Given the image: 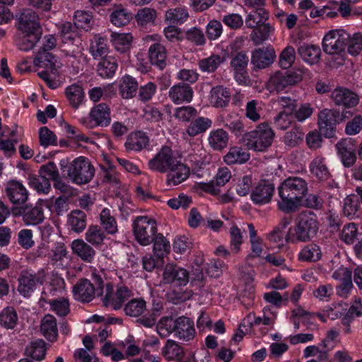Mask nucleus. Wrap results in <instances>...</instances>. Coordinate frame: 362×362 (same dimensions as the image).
Segmentation results:
<instances>
[{
	"label": "nucleus",
	"mask_w": 362,
	"mask_h": 362,
	"mask_svg": "<svg viewBox=\"0 0 362 362\" xmlns=\"http://www.w3.org/2000/svg\"><path fill=\"white\" fill-rule=\"evenodd\" d=\"M308 192V182L299 177L286 178L278 187L281 201L279 209L286 214L296 211L302 205L303 199Z\"/></svg>",
	"instance_id": "nucleus-1"
},
{
	"label": "nucleus",
	"mask_w": 362,
	"mask_h": 362,
	"mask_svg": "<svg viewBox=\"0 0 362 362\" xmlns=\"http://www.w3.org/2000/svg\"><path fill=\"white\" fill-rule=\"evenodd\" d=\"M318 230L319 223L315 214L310 211H302L296 218L295 233L293 234L288 233L286 241L308 242L317 235Z\"/></svg>",
	"instance_id": "nucleus-2"
},
{
	"label": "nucleus",
	"mask_w": 362,
	"mask_h": 362,
	"mask_svg": "<svg viewBox=\"0 0 362 362\" xmlns=\"http://www.w3.org/2000/svg\"><path fill=\"white\" fill-rule=\"evenodd\" d=\"M274 136V133L269 125L262 124L256 129L245 133L243 142L248 149L264 151L272 145Z\"/></svg>",
	"instance_id": "nucleus-3"
},
{
	"label": "nucleus",
	"mask_w": 362,
	"mask_h": 362,
	"mask_svg": "<svg viewBox=\"0 0 362 362\" xmlns=\"http://www.w3.org/2000/svg\"><path fill=\"white\" fill-rule=\"evenodd\" d=\"M93 283L88 279H80L73 287V293L76 299L83 303L90 302L96 293L103 296L104 293V281L98 274L93 276Z\"/></svg>",
	"instance_id": "nucleus-4"
},
{
	"label": "nucleus",
	"mask_w": 362,
	"mask_h": 362,
	"mask_svg": "<svg viewBox=\"0 0 362 362\" xmlns=\"http://www.w3.org/2000/svg\"><path fill=\"white\" fill-rule=\"evenodd\" d=\"M64 168L67 171V177L77 185L88 183L95 174L93 165L83 157L76 158Z\"/></svg>",
	"instance_id": "nucleus-5"
},
{
	"label": "nucleus",
	"mask_w": 362,
	"mask_h": 362,
	"mask_svg": "<svg viewBox=\"0 0 362 362\" xmlns=\"http://www.w3.org/2000/svg\"><path fill=\"white\" fill-rule=\"evenodd\" d=\"M133 233L136 240L143 246L153 243L157 234V224L154 219L146 216H139L134 220Z\"/></svg>",
	"instance_id": "nucleus-6"
},
{
	"label": "nucleus",
	"mask_w": 362,
	"mask_h": 362,
	"mask_svg": "<svg viewBox=\"0 0 362 362\" xmlns=\"http://www.w3.org/2000/svg\"><path fill=\"white\" fill-rule=\"evenodd\" d=\"M104 292L105 295L101 296L103 306L115 310H119L124 302L132 296L131 290L126 286H117L115 291L111 282L104 283Z\"/></svg>",
	"instance_id": "nucleus-7"
},
{
	"label": "nucleus",
	"mask_w": 362,
	"mask_h": 362,
	"mask_svg": "<svg viewBox=\"0 0 362 362\" xmlns=\"http://www.w3.org/2000/svg\"><path fill=\"white\" fill-rule=\"evenodd\" d=\"M303 72L300 69L276 72L272 75L267 82V87L270 92H280L285 88L293 86L300 82Z\"/></svg>",
	"instance_id": "nucleus-8"
},
{
	"label": "nucleus",
	"mask_w": 362,
	"mask_h": 362,
	"mask_svg": "<svg viewBox=\"0 0 362 362\" xmlns=\"http://www.w3.org/2000/svg\"><path fill=\"white\" fill-rule=\"evenodd\" d=\"M349 39V34L344 30H331L324 37L323 50L328 54H339L344 51Z\"/></svg>",
	"instance_id": "nucleus-9"
},
{
	"label": "nucleus",
	"mask_w": 362,
	"mask_h": 362,
	"mask_svg": "<svg viewBox=\"0 0 362 362\" xmlns=\"http://www.w3.org/2000/svg\"><path fill=\"white\" fill-rule=\"evenodd\" d=\"M16 27L23 33H42L38 15L30 8H23L16 15Z\"/></svg>",
	"instance_id": "nucleus-10"
},
{
	"label": "nucleus",
	"mask_w": 362,
	"mask_h": 362,
	"mask_svg": "<svg viewBox=\"0 0 362 362\" xmlns=\"http://www.w3.org/2000/svg\"><path fill=\"white\" fill-rule=\"evenodd\" d=\"M341 115L339 110L323 109L318 114V125L320 132L327 138L334 136L336 126L341 122Z\"/></svg>",
	"instance_id": "nucleus-11"
},
{
	"label": "nucleus",
	"mask_w": 362,
	"mask_h": 362,
	"mask_svg": "<svg viewBox=\"0 0 362 362\" xmlns=\"http://www.w3.org/2000/svg\"><path fill=\"white\" fill-rule=\"evenodd\" d=\"M45 278V272L42 270L37 272L23 270L18 277V292L25 297L29 296L37 284L43 283Z\"/></svg>",
	"instance_id": "nucleus-12"
},
{
	"label": "nucleus",
	"mask_w": 362,
	"mask_h": 362,
	"mask_svg": "<svg viewBox=\"0 0 362 362\" xmlns=\"http://www.w3.org/2000/svg\"><path fill=\"white\" fill-rule=\"evenodd\" d=\"M11 214L14 216H21L25 225H37L45 219L43 209L41 205H25L11 208Z\"/></svg>",
	"instance_id": "nucleus-13"
},
{
	"label": "nucleus",
	"mask_w": 362,
	"mask_h": 362,
	"mask_svg": "<svg viewBox=\"0 0 362 362\" xmlns=\"http://www.w3.org/2000/svg\"><path fill=\"white\" fill-rule=\"evenodd\" d=\"M177 160L170 148L164 146L148 161V167L152 170L164 173L172 168Z\"/></svg>",
	"instance_id": "nucleus-14"
},
{
	"label": "nucleus",
	"mask_w": 362,
	"mask_h": 362,
	"mask_svg": "<svg viewBox=\"0 0 362 362\" xmlns=\"http://www.w3.org/2000/svg\"><path fill=\"white\" fill-rule=\"evenodd\" d=\"M249 58L246 52L241 51L234 54L230 61V66L233 70L234 76L239 84H247L250 81L247 73Z\"/></svg>",
	"instance_id": "nucleus-15"
},
{
	"label": "nucleus",
	"mask_w": 362,
	"mask_h": 362,
	"mask_svg": "<svg viewBox=\"0 0 362 362\" xmlns=\"http://www.w3.org/2000/svg\"><path fill=\"white\" fill-rule=\"evenodd\" d=\"M331 98L337 106L351 108L356 106L359 102L357 94L346 88L337 87L331 94Z\"/></svg>",
	"instance_id": "nucleus-16"
},
{
	"label": "nucleus",
	"mask_w": 362,
	"mask_h": 362,
	"mask_svg": "<svg viewBox=\"0 0 362 362\" xmlns=\"http://www.w3.org/2000/svg\"><path fill=\"white\" fill-rule=\"evenodd\" d=\"M276 58L275 51L272 47L257 48L252 51L251 64L257 69L269 67Z\"/></svg>",
	"instance_id": "nucleus-17"
},
{
	"label": "nucleus",
	"mask_w": 362,
	"mask_h": 362,
	"mask_svg": "<svg viewBox=\"0 0 362 362\" xmlns=\"http://www.w3.org/2000/svg\"><path fill=\"white\" fill-rule=\"evenodd\" d=\"M337 153L345 168H350L356 160L355 146L351 139H344L336 144Z\"/></svg>",
	"instance_id": "nucleus-18"
},
{
	"label": "nucleus",
	"mask_w": 362,
	"mask_h": 362,
	"mask_svg": "<svg viewBox=\"0 0 362 362\" xmlns=\"http://www.w3.org/2000/svg\"><path fill=\"white\" fill-rule=\"evenodd\" d=\"M163 279L167 284L185 286L189 281V273L185 269L168 264L163 272Z\"/></svg>",
	"instance_id": "nucleus-19"
},
{
	"label": "nucleus",
	"mask_w": 362,
	"mask_h": 362,
	"mask_svg": "<svg viewBox=\"0 0 362 362\" xmlns=\"http://www.w3.org/2000/svg\"><path fill=\"white\" fill-rule=\"evenodd\" d=\"M274 185L269 182H259L252 191L251 199L257 204H265L272 200L274 192Z\"/></svg>",
	"instance_id": "nucleus-20"
},
{
	"label": "nucleus",
	"mask_w": 362,
	"mask_h": 362,
	"mask_svg": "<svg viewBox=\"0 0 362 362\" xmlns=\"http://www.w3.org/2000/svg\"><path fill=\"white\" fill-rule=\"evenodd\" d=\"M33 63L39 68L49 70L50 73L54 75L58 73V69L61 67V63L57 57L46 50H40Z\"/></svg>",
	"instance_id": "nucleus-21"
},
{
	"label": "nucleus",
	"mask_w": 362,
	"mask_h": 362,
	"mask_svg": "<svg viewBox=\"0 0 362 362\" xmlns=\"http://www.w3.org/2000/svg\"><path fill=\"white\" fill-rule=\"evenodd\" d=\"M5 190L8 198L14 204H23L28 199L27 189L18 181H9Z\"/></svg>",
	"instance_id": "nucleus-22"
},
{
	"label": "nucleus",
	"mask_w": 362,
	"mask_h": 362,
	"mask_svg": "<svg viewBox=\"0 0 362 362\" xmlns=\"http://www.w3.org/2000/svg\"><path fill=\"white\" fill-rule=\"evenodd\" d=\"M175 335L180 339L188 341L194 339L195 336V329L194 322L189 317L180 316L175 318Z\"/></svg>",
	"instance_id": "nucleus-23"
},
{
	"label": "nucleus",
	"mask_w": 362,
	"mask_h": 362,
	"mask_svg": "<svg viewBox=\"0 0 362 362\" xmlns=\"http://www.w3.org/2000/svg\"><path fill=\"white\" fill-rule=\"evenodd\" d=\"M231 93L223 86L213 87L210 91V103L216 107H226L230 100Z\"/></svg>",
	"instance_id": "nucleus-24"
},
{
	"label": "nucleus",
	"mask_w": 362,
	"mask_h": 362,
	"mask_svg": "<svg viewBox=\"0 0 362 362\" xmlns=\"http://www.w3.org/2000/svg\"><path fill=\"white\" fill-rule=\"evenodd\" d=\"M90 118L95 124L100 127H107L110 124V109L106 103L95 105L90 112Z\"/></svg>",
	"instance_id": "nucleus-25"
},
{
	"label": "nucleus",
	"mask_w": 362,
	"mask_h": 362,
	"mask_svg": "<svg viewBox=\"0 0 362 362\" xmlns=\"http://www.w3.org/2000/svg\"><path fill=\"white\" fill-rule=\"evenodd\" d=\"M167 173V182L168 183L173 182L175 185H177L189 177V168L182 163L181 160H177L173 165V167L170 168Z\"/></svg>",
	"instance_id": "nucleus-26"
},
{
	"label": "nucleus",
	"mask_w": 362,
	"mask_h": 362,
	"mask_svg": "<svg viewBox=\"0 0 362 362\" xmlns=\"http://www.w3.org/2000/svg\"><path fill=\"white\" fill-rule=\"evenodd\" d=\"M169 97L176 103L190 102L193 97V90L189 85L179 83L170 88Z\"/></svg>",
	"instance_id": "nucleus-27"
},
{
	"label": "nucleus",
	"mask_w": 362,
	"mask_h": 362,
	"mask_svg": "<svg viewBox=\"0 0 362 362\" xmlns=\"http://www.w3.org/2000/svg\"><path fill=\"white\" fill-rule=\"evenodd\" d=\"M40 332L49 341L57 339L58 331L55 317L49 314L46 315L41 320Z\"/></svg>",
	"instance_id": "nucleus-28"
},
{
	"label": "nucleus",
	"mask_w": 362,
	"mask_h": 362,
	"mask_svg": "<svg viewBox=\"0 0 362 362\" xmlns=\"http://www.w3.org/2000/svg\"><path fill=\"white\" fill-rule=\"evenodd\" d=\"M148 55L151 63L159 69L163 70L166 66V49L161 44L152 45L149 48Z\"/></svg>",
	"instance_id": "nucleus-29"
},
{
	"label": "nucleus",
	"mask_w": 362,
	"mask_h": 362,
	"mask_svg": "<svg viewBox=\"0 0 362 362\" xmlns=\"http://www.w3.org/2000/svg\"><path fill=\"white\" fill-rule=\"evenodd\" d=\"M311 174L320 181H326L331 174L325 163V159L322 156H317L310 164Z\"/></svg>",
	"instance_id": "nucleus-30"
},
{
	"label": "nucleus",
	"mask_w": 362,
	"mask_h": 362,
	"mask_svg": "<svg viewBox=\"0 0 362 362\" xmlns=\"http://www.w3.org/2000/svg\"><path fill=\"white\" fill-rule=\"evenodd\" d=\"M117 69V59L111 56L104 57L97 66V71L102 78H112Z\"/></svg>",
	"instance_id": "nucleus-31"
},
{
	"label": "nucleus",
	"mask_w": 362,
	"mask_h": 362,
	"mask_svg": "<svg viewBox=\"0 0 362 362\" xmlns=\"http://www.w3.org/2000/svg\"><path fill=\"white\" fill-rule=\"evenodd\" d=\"M298 53L305 62L313 64L319 61L321 49L317 45L303 44L298 47Z\"/></svg>",
	"instance_id": "nucleus-32"
},
{
	"label": "nucleus",
	"mask_w": 362,
	"mask_h": 362,
	"mask_svg": "<svg viewBox=\"0 0 362 362\" xmlns=\"http://www.w3.org/2000/svg\"><path fill=\"white\" fill-rule=\"evenodd\" d=\"M71 247L74 254L88 262H91L95 255V250L82 240L73 241Z\"/></svg>",
	"instance_id": "nucleus-33"
},
{
	"label": "nucleus",
	"mask_w": 362,
	"mask_h": 362,
	"mask_svg": "<svg viewBox=\"0 0 362 362\" xmlns=\"http://www.w3.org/2000/svg\"><path fill=\"white\" fill-rule=\"evenodd\" d=\"M138 83L136 81L130 76H124L120 80L119 92L124 99L133 98L137 91Z\"/></svg>",
	"instance_id": "nucleus-34"
},
{
	"label": "nucleus",
	"mask_w": 362,
	"mask_h": 362,
	"mask_svg": "<svg viewBox=\"0 0 362 362\" xmlns=\"http://www.w3.org/2000/svg\"><path fill=\"white\" fill-rule=\"evenodd\" d=\"M250 159V153L239 146L231 147L227 154L224 156V161L228 164H243Z\"/></svg>",
	"instance_id": "nucleus-35"
},
{
	"label": "nucleus",
	"mask_w": 362,
	"mask_h": 362,
	"mask_svg": "<svg viewBox=\"0 0 362 362\" xmlns=\"http://www.w3.org/2000/svg\"><path fill=\"white\" fill-rule=\"evenodd\" d=\"M322 252L320 247L314 243L303 247L298 255V259L302 262H315L321 259Z\"/></svg>",
	"instance_id": "nucleus-36"
},
{
	"label": "nucleus",
	"mask_w": 362,
	"mask_h": 362,
	"mask_svg": "<svg viewBox=\"0 0 362 362\" xmlns=\"http://www.w3.org/2000/svg\"><path fill=\"white\" fill-rule=\"evenodd\" d=\"M228 135L226 131L218 129L212 131L209 136L210 146L216 151H221L227 146Z\"/></svg>",
	"instance_id": "nucleus-37"
},
{
	"label": "nucleus",
	"mask_w": 362,
	"mask_h": 362,
	"mask_svg": "<svg viewBox=\"0 0 362 362\" xmlns=\"http://www.w3.org/2000/svg\"><path fill=\"white\" fill-rule=\"evenodd\" d=\"M47 344L42 339L32 341L25 349V354L36 361H42L46 354Z\"/></svg>",
	"instance_id": "nucleus-38"
},
{
	"label": "nucleus",
	"mask_w": 362,
	"mask_h": 362,
	"mask_svg": "<svg viewBox=\"0 0 362 362\" xmlns=\"http://www.w3.org/2000/svg\"><path fill=\"white\" fill-rule=\"evenodd\" d=\"M162 354L168 361H177L182 358L184 351L176 341L168 339L162 349Z\"/></svg>",
	"instance_id": "nucleus-39"
},
{
	"label": "nucleus",
	"mask_w": 362,
	"mask_h": 362,
	"mask_svg": "<svg viewBox=\"0 0 362 362\" xmlns=\"http://www.w3.org/2000/svg\"><path fill=\"white\" fill-rule=\"evenodd\" d=\"M211 123L210 119L199 117L190 122L186 132L189 136H195L205 132L210 128Z\"/></svg>",
	"instance_id": "nucleus-40"
},
{
	"label": "nucleus",
	"mask_w": 362,
	"mask_h": 362,
	"mask_svg": "<svg viewBox=\"0 0 362 362\" xmlns=\"http://www.w3.org/2000/svg\"><path fill=\"white\" fill-rule=\"evenodd\" d=\"M132 19L131 13L128 12L122 5H116L110 15L111 22L117 27L129 23Z\"/></svg>",
	"instance_id": "nucleus-41"
},
{
	"label": "nucleus",
	"mask_w": 362,
	"mask_h": 362,
	"mask_svg": "<svg viewBox=\"0 0 362 362\" xmlns=\"http://www.w3.org/2000/svg\"><path fill=\"white\" fill-rule=\"evenodd\" d=\"M269 18L268 12L262 7L252 11L246 18L245 24L250 28H255Z\"/></svg>",
	"instance_id": "nucleus-42"
},
{
	"label": "nucleus",
	"mask_w": 362,
	"mask_h": 362,
	"mask_svg": "<svg viewBox=\"0 0 362 362\" xmlns=\"http://www.w3.org/2000/svg\"><path fill=\"white\" fill-rule=\"evenodd\" d=\"M146 301L141 298L130 300L124 308L125 314L130 317H139L146 310Z\"/></svg>",
	"instance_id": "nucleus-43"
},
{
	"label": "nucleus",
	"mask_w": 362,
	"mask_h": 362,
	"mask_svg": "<svg viewBox=\"0 0 362 362\" xmlns=\"http://www.w3.org/2000/svg\"><path fill=\"white\" fill-rule=\"evenodd\" d=\"M274 28L269 24L263 23L257 25L251 33L250 37L255 45L262 44L267 40Z\"/></svg>",
	"instance_id": "nucleus-44"
},
{
	"label": "nucleus",
	"mask_w": 362,
	"mask_h": 362,
	"mask_svg": "<svg viewBox=\"0 0 362 362\" xmlns=\"http://www.w3.org/2000/svg\"><path fill=\"white\" fill-rule=\"evenodd\" d=\"M132 38L129 33H112L110 35V41L115 48L120 52H124L129 48Z\"/></svg>",
	"instance_id": "nucleus-45"
},
{
	"label": "nucleus",
	"mask_w": 362,
	"mask_h": 362,
	"mask_svg": "<svg viewBox=\"0 0 362 362\" xmlns=\"http://www.w3.org/2000/svg\"><path fill=\"white\" fill-rule=\"evenodd\" d=\"M304 134L300 127L294 126L285 134L284 139L285 145L289 148H295L299 146L303 141Z\"/></svg>",
	"instance_id": "nucleus-46"
},
{
	"label": "nucleus",
	"mask_w": 362,
	"mask_h": 362,
	"mask_svg": "<svg viewBox=\"0 0 362 362\" xmlns=\"http://www.w3.org/2000/svg\"><path fill=\"white\" fill-rule=\"evenodd\" d=\"M68 222L73 230L77 233L81 232L86 226V216L82 211H72L69 216Z\"/></svg>",
	"instance_id": "nucleus-47"
},
{
	"label": "nucleus",
	"mask_w": 362,
	"mask_h": 362,
	"mask_svg": "<svg viewBox=\"0 0 362 362\" xmlns=\"http://www.w3.org/2000/svg\"><path fill=\"white\" fill-rule=\"evenodd\" d=\"M153 252L158 259H163L170 250V243L161 233H157L153 240Z\"/></svg>",
	"instance_id": "nucleus-48"
},
{
	"label": "nucleus",
	"mask_w": 362,
	"mask_h": 362,
	"mask_svg": "<svg viewBox=\"0 0 362 362\" xmlns=\"http://www.w3.org/2000/svg\"><path fill=\"white\" fill-rule=\"evenodd\" d=\"M17 322V313L13 307H6L0 313V324L6 329H13Z\"/></svg>",
	"instance_id": "nucleus-49"
},
{
	"label": "nucleus",
	"mask_w": 362,
	"mask_h": 362,
	"mask_svg": "<svg viewBox=\"0 0 362 362\" xmlns=\"http://www.w3.org/2000/svg\"><path fill=\"white\" fill-rule=\"evenodd\" d=\"M66 95L74 108H77L84 97V93L81 86L73 84L66 88Z\"/></svg>",
	"instance_id": "nucleus-50"
},
{
	"label": "nucleus",
	"mask_w": 362,
	"mask_h": 362,
	"mask_svg": "<svg viewBox=\"0 0 362 362\" xmlns=\"http://www.w3.org/2000/svg\"><path fill=\"white\" fill-rule=\"evenodd\" d=\"M148 143V139L141 132H138L131 136L125 146L128 150L140 151L145 148Z\"/></svg>",
	"instance_id": "nucleus-51"
},
{
	"label": "nucleus",
	"mask_w": 362,
	"mask_h": 362,
	"mask_svg": "<svg viewBox=\"0 0 362 362\" xmlns=\"http://www.w3.org/2000/svg\"><path fill=\"white\" fill-rule=\"evenodd\" d=\"M176 322L172 317H163L156 325L158 334L162 337L168 336L175 332Z\"/></svg>",
	"instance_id": "nucleus-52"
},
{
	"label": "nucleus",
	"mask_w": 362,
	"mask_h": 362,
	"mask_svg": "<svg viewBox=\"0 0 362 362\" xmlns=\"http://www.w3.org/2000/svg\"><path fill=\"white\" fill-rule=\"evenodd\" d=\"M42 33H23L17 42V46L21 50L32 49L41 38Z\"/></svg>",
	"instance_id": "nucleus-53"
},
{
	"label": "nucleus",
	"mask_w": 362,
	"mask_h": 362,
	"mask_svg": "<svg viewBox=\"0 0 362 362\" xmlns=\"http://www.w3.org/2000/svg\"><path fill=\"white\" fill-rule=\"evenodd\" d=\"M224 61V57L214 54L208 58L200 60L199 62V66L202 71L211 73L214 72Z\"/></svg>",
	"instance_id": "nucleus-54"
},
{
	"label": "nucleus",
	"mask_w": 362,
	"mask_h": 362,
	"mask_svg": "<svg viewBox=\"0 0 362 362\" xmlns=\"http://www.w3.org/2000/svg\"><path fill=\"white\" fill-rule=\"evenodd\" d=\"M76 28L75 24L73 25L70 22H65L60 25V35L64 44L74 43L76 41L77 37ZM77 40L78 41V39Z\"/></svg>",
	"instance_id": "nucleus-55"
},
{
	"label": "nucleus",
	"mask_w": 362,
	"mask_h": 362,
	"mask_svg": "<svg viewBox=\"0 0 362 362\" xmlns=\"http://www.w3.org/2000/svg\"><path fill=\"white\" fill-rule=\"evenodd\" d=\"M100 217L102 226L108 233L115 234L117 231V222L114 216L111 215L109 209H103Z\"/></svg>",
	"instance_id": "nucleus-56"
},
{
	"label": "nucleus",
	"mask_w": 362,
	"mask_h": 362,
	"mask_svg": "<svg viewBox=\"0 0 362 362\" xmlns=\"http://www.w3.org/2000/svg\"><path fill=\"white\" fill-rule=\"evenodd\" d=\"M156 11L151 8L139 9L135 16L137 23L144 26L148 23H153L156 18Z\"/></svg>",
	"instance_id": "nucleus-57"
},
{
	"label": "nucleus",
	"mask_w": 362,
	"mask_h": 362,
	"mask_svg": "<svg viewBox=\"0 0 362 362\" xmlns=\"http://www.w3.org/2000/svg\"><path fill=\"white\" fill-rule=\"evenodd\" d=\"M105 234L100 227L98 226H89L86 233V240L94 245H99L103 243L105 239Z\"/></svg>",
	"instance_id": "nucleus-58"
},
{
	"label": "nucleus",
	"mask_w": 362,
	"mask_h": 362,
	"mask_svg": "<svg viewBox=\"0 0 362 362\" xmlns=\"http://www.w3.org/2000/svg\"><path fill=\"white\" fill-rule=\"evenodd\" d=\"M40 144L46 148L49 146H57V139L55 134L47 127H42L39 130Z\"/></svg>",
	"instance_id": "nucleus-59"
},
{
	"label": "nucleus",
	"mask_w": 362,
	"mask_h": 362,
	"mask_svg": "<svg viewBox=\"0 0 362 362\" xmlns=\"http://www.w3.org/2000/svg\"><path fill=\"white\" fill-rule=\"evenodd\" d=\"M188 18V13L184 8L170 9L165 13V20L173 24H181Z\"/></svg>",
	"instance_id": "nucleus-60"
},
{
	"label": "nucleus",
	"mask_w": 362,
	"mask_h": 362,
	"mask_svg": "<svg viewBox=\"0 0 362 362\" xmlns=\"http://www.w3.org/2000/svg\"><path fill=\"white\" fill-rule=\"evenodd\" d=\"M296 59V52L293 47L287 46L279 56V64L283 69H288L292 66Z\"/></svg>",
	"instance_id": "nucleus-61"
},
{
	"label": "nucleus",
	"mask_w": 362,
	"mask_h": 362,
	"mask_svg": "<svg viewBox=\"0 0 362 362\" xmlns=\"http://www.w3.org/2000/svg\"><path fill=\"white\" fill-rule=\"evenodd\" d=\"M358 234V229L354 223L345 225L340 233V238L346 244H352Z\"/></svg>",
	"instance_id": "nucleus-62"
},
{
	"label": "nucleus",
	"mask_w": 362,
	"mask_h": 362,
	"mask_svg": "<svg viewBox=\"0 0 362 362\" xmlns=\"http://www.w3.org/2000/svg\"><path fill=\"white\" fill-rule=\"evenodd\" d=\"M29 184L39 192L47 193L50 189L49 180L43 177L42 175L38 177L30 176Z\"/></svg>",
	"instance_id": "nucleus-63"
},
{
	"label": "nucleus",
	"mask_w": 362,
	"mask_h": 362,
	"mask_svg": "<svg viewBox=\"0 0 362 362\" xmlns=\"http://www.w3.org/2000/svg\"><path fill=\"white\" fill-rule=\"evenodd\" d=\"M346 46L349 53L354 56L358 55L362 50V35L356 33L352 37L349 36Z\"/></svg>",
	"instance_id": "nucleus-64"
}]
</instances>
